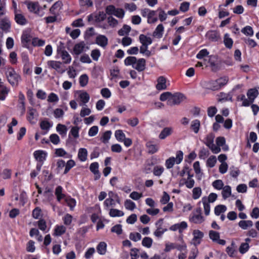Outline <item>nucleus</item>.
Wrapping results in <instances>:
<instances>
[{
    "instance_id": "nucleus-1",
    "label": "nucleus",
    "mask_w": 259,
    "mask_h": 259,
    "mask_svg": "<svg viewBox=\"0 0 259 259\" xmlns=\"http://www.w3.org/2000/svg\"><path fill=\"white\" fill-rule=\"evenodd\" d=\"M227 76L220 77L215 80L205 81L202 82L203 88L213 91H219L225 86L228 82Z\"/></svg>"
},
{
    "instance_id": "nucleus-2",
    "label": "nucleus",
    "mask_w": 259,
    "mask_h": 259,
    "mask_svg": "<svg viewBox=\"0 0 259 259\" xmlns=\"http://www.w3.org/2000/svg\"><path fill=\"white\" fill-rule=\"evenodd\" d=\"M6 75L9 83L12 85H17L21 79L20 76L16 73L14 69L11 67L8 68Z\"/></svg>"
},
{
    "instance_id": "nucleus-3",
    "label": "nucleus",
    "mask_w": 259,
    "mask_h": 259,
    "mask_svg": "<svg viewBox=\"0 0 259 259\" xmlns=\"http://www.w3.org/2000/svg\"><path fill=\"white\" fill-rule=\"evenodd\" d=\"M33 156L38 161L36 169L38 171H40L44 161L46 160L47 153L43 150H36L34 152Z\"/></svg>"
},
{
    "instance_id": "nucleus-4",
    "label": "nucleus",
    "mask_w": 259,
    "mask_h": 259,
    "mask_svg": "<svg viewBox=\"0 0 259 259\" xmlns=\"http://www.w3.org/2000/svg\"><path fill=\"white\" fill-rule=\"evenodd\" d=\"M182 242L181 244H179L176 243H170L169 244L166 243L164 248V251L166 252L170 251L171 249H177L179 251H182L187 250V245L184 242L183 238L181 237Z\"/></svg>"
},
{
    "instance_id": "nucleus-5",
    "label": "nucleus",
    "mask_w": 259,
    "mask_h": 259,
    "mask_svg": "<svg viewBox=\"0 0 259 259\" xmlns=\"http://www.w3.org/2000/svg\"><path fill=\"white\" fill-rule=\"evenodd\" d=\"M27 8L30 12L37 14L39 17H42L44 15L45 12L42 11H40L41 8L37 2H30L27 4Z\"/></svg>"
},
{
    "instance_id": "nucleus-6",
    "label": "nucleus",
    "mask_w": 259,
    "mask_h": 259,
    "mask_svg": "<svg viewBox=\"0 0 259 259\" xmlns=\"http://www.w3.org/2000/svg\"><path fill=\"white\" fill-rule=\"evenodd\" d=\"M57 53L60 56L64 64H68L71 62L72 60L71 57L69 54L64 50V48L58 47L57 49Z\"/></svg>"
},
{
    "instance_id": "nucleus-7",
    "label": "nucleus",
    "mask_w": 259,
    "mask_h": 259,
    "mask_svg": "<svg viewBox=\"0 0 259 259\" xmlns=\"http://www.w3.org/2000/svg\"><path fill=\"white\" fill-rule=\"evenodd\" d=\"M185 98V96L181 93H176L174 94H172L171 99H169V105H178Z\"/></svg>"
},
{
    "instance_id": "nucleus-8",
    "label": "nucleus",
    "mask_w": 259,
    "mask_h": 259,
    "mask_svg": "<svg viewBox=\"0 0 259 259\" xmlns=\"http://www.w3.org/2000/svg\"><path fill=\"white\" fill-rule=\"evenodd\" d=\"M192 234L193 235V244L195 247H196L200 244L201 239L204 236V233L199 230H194Z\"/></svg>"
},
{
    "instance_id": "nucleus-9",
    "label": "nucleus",
    "mask_w": 259,
    "mask_h": 259,
    "mask_svg": "<svg viewBox=\"0 0 259 259\" xmlns=\"http://www.w3.org/2000/svg\"><path fill=\"white\" fill-rule=\"evenodd\" d=\"M49 68L56 70L58 72L63 73L65 70L62 68V62L57 61L50 60L47 62Z\"/></svg>"
},
{
    "instance_id": "nucleus-10",
    "label": "nucleus",
    "mask_w": 259,
    "mask_h": 259,
    "mask_svg": "<svg viewBox=\"0 0 259 259\" xmlns=\"http://www.w3.org/2000/svg\"><path fill=\"white\" fill-rule=\"evenodd\" d=\"M163 222V219H160L155 223V225L156 226L157 229L154 232V235L155 236H156L157 237H161L162 236V235L164 234V233L167 231V229H163L162 228Z\"/></svg>"
},
{
    "instance_id": "nucleus-11",
    "label": "nucleus",
    "mask_w": 259,
    "mask_h": 259,
    "mask_svg": "<svg viewBox=\"0 0 259 259\" xmlns=\"http://www.w3.org/2000/svg\"><path fill=\"white\" fill-rule=\"evenodd\" d=\"M146 66V60L144 58L137 59L136 63L133 65V67L139 72L143 71L145 70Z\"/></svg>"
},
{
    "instance_id": "nucleus-12",
    "label": "nucleus",
    "mask_w": 259,
    "mask_h": 259,
    "mask_svg": "<svg viewBox=\"0 0 259 259\" xmlns=\"http://www.w3.org/2000/svg\"><path fill=\"white\" fill-rule=\"evenodd\" d=\"M108 42V38L105 35L99 34L96 37V43L103 48L106 47Z\"/></svg>"
},
{
    "instance_id": "nucleus-13",
    "label": "nucleus",
    "mask_w": 259,
    "mask_h": 259,
    "mask_svg": "<svg viewBox=\"0 0 259 259\" xmlns=\"http://www.w3.org/2000/svg\"><path fill=\"white\" fill-rule=\"evenodd\" d=\"M0 28L6 32L10 31V29L11 28V22L8 18L5 17L1 20Z\"/></svg>"
},
{
    "instance_id": "nucleus-14",
    "label": "nucleus",
    "mask_w": 259,
    "mask_h": 259,
    "mask_svg": "<svg viewBox=\"0 0 259 259\" xmlns=\"http://www.w3.org/2000/svg\"><path fill=\"white\" fill-rule=\"evenodd\" d=\"M206 36L211 41H218L220 39V35L216 31L209 30L206 34Z\"/></svg>"
},
{
    "instance_id": "nucleus-15",
    "label": "nucleus",
    "mask_w": 259,
    "mask_h": 259,
    "mask_svg": "<svg viewBox=\"0 0 259 259\" xmlns=\"http://www.w3.org/2000/svg\"><path fill=\"white\" fill-rule=\"evenodd\" d=\"M173 129L171 127H164L159 135V138L161 140H164L168 136L171 135L172 133Z\"/></svg>"
},
{
    "instance_id": "nucleus-16",
    "label": "nucleus",
    "mask_w": 259,
    "mask_h": 259,
    "mask_svg": "<svg viewBox=\"0 0 259 259\" xmlns=\"http://www.w3.org/2000/svg\"><path fill=\"white\" fill-rule=\"evenodd\" d=\"M156 88L158 91L163 90L166 89V79L164 77L161 76L158 78Z\"/></svg>"
},
{
    "instance_id": "nucleus-17",
    "label": "nucleus",
    "mask_w": 259,
    "mask_h": 259,
    "mask_svg": "<svg viewBox=\"0 0 259 259\" xmlns=\"http://www.w3.org/2000/svg\"><path fill=\"white\" fill-rule=\"evenodd\" d=\"M63 6L62 3L60 1H58L55 3L50 9V12L51 14L56 15L58 11L60 10Z\"/></svg>"
},
{
    "instance_id": "nucleus-18",
    "label": "nucleus",
    "mask_w": 259,
    "mask_h": 259,
    "mask_svg": "<svg viewBox=\"0 0 259 259\" xmlns=\"http://www.w3.org/2000/svg\"><path fill=\"white\" fill-rule=\"evenodd\" d=\"M15 20L16 22L20 25H25L27 21L22 14H17L15 12Z\"/></svg>"
},
{
    "instance_id": "nucleus-19",
    "label": "nucleus",
    "mask_w": 259,
    "mask_h": 259,
    "mask_svg": "<svg viewBox=\"0 0 259 259\" xmlns=\"http://www.w3.org/2000/svg\"><path fill=\"white\" fill-rule=\"evenodd\" d=\"M258 95V92L256 89H251L248 90L247 96L251 102H253Z\"/></svg>"
},
{
    "instance_id": "nucleus-20",
    "label": "nucleus",
    "mask_w": 259,
    "mask_h": 259,
    "mask_svg": "<svg viewBox=\"0 0 259 259\" xmlns=\"http://www.w3.org/2000/svg\"><path fill=\"white\" fill-rule=\"evenodd\" d=\"M88 156V151L84 148L79 149L78 152V158L80 161L84 162L87 160Z\"/></svg>"
},
{
    "instance_id": "nucleus-21",
    "label": "nucleus",
    "mask_w": 259,
    "mask_h": 259,
    "mask_svg": "<svg viewBox=\"0 0 259 259\" xmlns=\"http://www.w3.org/2000/svg\"><path fill=\"white\" fill-rule=\"evenodd\" d=\"M164 31V27L162 24L157 25L155 30L153 33V36L157 38H161Z\"/></svg>"
},
{
    "instance_id": "nucleus-22",
    "label": "nucleus",
    "mask_w": 259,
    "mask_h": 259,
    "mask_svg": "<svg viewBox=\"0 0 259 259\" xmlns=\"http://www.w3.org/2000/svg\"><path fill=\"white\" fill-rule=\"evenodd\" d=\"M85 44L83 41L80 42L75 45L73 48V52L76 55L80 54L83 51Z\"/></svg>"
},
{
    "instance_id": "nucleus-23",
    "label": "nucleus",
    "mask_w": 259,
    "mask_h": 259,
    "mask_svg": "<svg viewBox=\"0 0 259 259\" xmlns=\"http://www.w3.org/2000/svg\"><path fill=\"white\" fill-rule=\"evenodd\" d=\"M224 44L226 48L228 49H231L232 48L233 40L230 37V35L228 33H226L224 35Z\"/></svg>"
},
{
    "instance_id": "nucleus-24",
    "label": "nucleus",
    "mask_w": 259,
    "mask_h": 259,
    "mask_svg": "<svg viewBox=\"0 0 259 259\" xmlns=\"http://www.w3.org/2000/svg\"><path fill=\"white\" fill-rule=\"evenodd\" d=\"M157 12H158L157 10L154 11L149 9V13L148 14V18L147 20V22L148 23H155L157 21L158 18L156 17H154L156 15Z\"/></svg>"
},
{
    "instance_id": "nucleus-25",
    "label": "nucleus",
    "mask_w": 259,
    "mask_h": 259,
    "mask_svg": "<svg viewBox=\"0 0 259 259\" xmlns=\"http://www.w3.org/2000/svg\"><path fill=\"white\" fill-rule=\"evenodd\" d=\"M190 221L195 224H201L204 219L201 214H195L190 219Z\"/></svg>"
},
{
    "instance_id": "nucleus-26",
    "label": "nucleus",
    "mask_w": 259,
    "mask_h": 259,
    "mask_svg": "<svg viewBox=\"0 0 259 259\" xmlns=\"http://www.w3.org/2000/svg\"><path fill=\"white\" fill-rule=\"evenodd\" d=\"M200 127V122L198 119H195L191 122L190 128L195 134H197Z\"/></svg>"
},
{
    "instance_id": "nucleus-27",
    "label": "nucleus",
    "mask_w": 259,
    "mask_h": 259,
    "mask_svg": "<svg viewBox=\"0 0 259 259\" xmlns=\"http://www.w3.org/2000/svg\"><path fill=\"white\" fill-rule=\"evenodd\" d=\"M79 98L82 104H85L87 103L90 98L89 94L85 91H79Z\"/></svg>"
},
{
    "instance_id": "nucleus-28",
    "label": "nucleus",
    "mask_w": 259,
    "mask_h": 259,
    "mask_svg": "<svg viewBox=\"0 0 259 259\" xmlns=\"http://www.w3.org/2000/svg\"><path fill=\"white\" fill-rule=\"evenodd\" d=\"M66 228L63 226H56L54 230V235L60 236L64 234L66 232Z\"/></svg>"
},
{
    "instance_id": "nucleus-29",
    "label": "nucleus",
    "mask_w": 259,
    "mask_h": 259,
    "mask_svg": "<svg viewBox=\"0 0 259 259\" xmlns=\"http://www.w3.org/2000/svg\"><path fill=\"white\" fill-rule=\"evenodd\" d=\"M139 40L142 44H146L147 46L152 43V39L151 37H147L143 34L140 35Z\"/></svg>"
},
{
    "instance_id": "nucleus-30",
    "label": "nucleus",
    "mask_w": 259,
    "mask_h": 259,
    "mask_svg": "<svg viewBox=\"0 0 259 259\" xmlns=\"http://www.w3.org/2000/svg\"><path fill=\"white\" fill-rule=\"evenodd\" d=\"M124 214L122 211L115 208L110 209L109 213V215L112 218L122 217Z\"/></svg>"
},
{
    "instance_id": "nucleus-31",
    "label": "nucleus",
    "mask_w": 259,
    "mask_h": 259,
    "mask_svg": "<svg viewBox=\"0 0 259 259\" xmlns=\"http://www.w3.org/2000/svg\"><path fill=\"white\" fill-rule=\"evenodd\" d=\"M146 147L150 154H154L158 150V147L155 144H153L151 142H148L146 143Z\"/></svg>"
},
{
    "instance_id": "nucleus-32",
    "label": "nucleus",
    "mask_w": 259,
    "mask_h": 259,
    "mask_svg": "<svg viewBox=\"0 0 259 259\" xmlns=\"http://www.w3.org/2000/svg\"><path fill=\"white\" fill-rule=\"evenodd\" d=\"M63 188L61 186L56 187L55 194L57 197V201L60 202L61 199H63L65 195L62 193Z\"/></svg>"
},
{
    "instance_id": "nucleus-33",
    "label": "nucleus",
    "mask_w": 259,
    "mask_h": 259,
    "mask_svg": "<svg viewBox=\"0 0 259 259\" xmlns=\"http://www.w3.org/2000/svg\"><path fill=\"white\" fill-rule=\"evenodd\" d=\"M33 225L34 226H36L37 225L38 226V228L40 230L46 232L47 226L46 222L44 219H40L38 221L34 222L33 223Z\"/></svg>"
},
{
    "instance_id": "nucleus-34",
    "label": "nucleus",
    "mask_w": 259,
    "mask_h": 259,
    "mask_svg": "<svg viewBox=\"0 0 259 259\" xmlns=\"http://www.w3.org/2000/svg\"><path fill=\"white\" fill-rule=\"evenodd\" d=\"M107 244L104 242H101L99 243L97 247L98 252L100 254H105L106 252Z\"/></svg>"
},
{
    "instance_id": "nucleus-35",
    "label": "nucleus",
    "mask_w": 259,
    "mask_h": 259,
    "mask_svg": "<svg viewBox=\"0 0 259 259\" xmlns=\"http://www.w3.org/2000/svg\"><path fill=\"white\" fill-rule=\"evenodd\" d=\"M238 225L242 229L246 230L248 227H250L253 226V222L250 220H242L239 222Z\"/></svg>"
},
{
    "instance_id": "nucleus-36",
    "label": "nucleus",
    "mask_w": 259,
    "mask_h": 259,
    "mask_svg": "<svg viewBox=\"0 0 259 259\" xmlns=\"http://www.w3.org/2000/svg\"><path fill=\"white\" fill-rule=\"evenodd\" d=\"M223 198L226 199L229 197L231 195V188L230 186H226L223 188L222 191Z\"/></svg>"
},
{
    "instance_id": "nucleus-37",
    "label": "nucleus",
    "mask_w": 259,
    "mask_h": 259,
    "mask_svg": "<svg viewBox=\"0 0 259 259\" xmlns=\"http://www.w3.org/2000/svg\"><path fill=\"white\" fill-rule=\"evenodd\" d=\"M214 136L213 134L210 133L206 136L204 143L209 148L213 144Z\"/></svg>"
},
{
    "instance_id": "nucleus-38",
    "label": "nucleus",
    "mask_w": 259,
    "mask_h": 259,
    "mask_svg": "<svg viewBox=\"0 0 259 259\" xmlns=\"http://www.w3.org/2000/svg\"><path fill=\"white\" fill-rule=\"evenodd\" d=\"M201 201L203 203V206H204V213L206 215H208L209 214L210 212V205L209 203L207 202V199L206 197H202L201 199Z\"/></svg>"
},
{
    "instance_id": "nucleus-39",
    "label": "nucleus",
    "mask_w": 259,
    "mask_h": 259,
    "mask_svg": "<svg viewBox=\"0 0 259 259\" xmlns=\"http://www.w3.org/2000/svg\"><path fill=\"white\" fill-rule=\"evenodd\" d=\"M30 35L26 31L23 32L21 36V42L26 46L27 44L30 41Z\"/></svg>"
},
{
    "instance_id": "nucleus-40",
    "label": "nucleus",
    "mask_w": 259,
    "mask_h": 259,
    "mask_svg": "<svg viewBox=\"0 0 259 259\" xmlns=\"http://www.w3.org/2000/svg\"><path fill=\"white\" fill-rule=\"evenodd\" d=\"M226 210L227 207L225 205L222 204L218 205L214 208V214L219 216L221 213L225 212Z\"/></svg>"
},
{
    "instance_id": "nucleus-41",
    "label": "nucleus",
    "mask_w": 259,
    "mask_h": 259,
    "mask_svg": "<svg viewBox=\"0 0 259 259\" xmlns=\"http://www.w3.org/2000/svg\"><path fill=\"white\" fill-rule=\"evenodd\" d=\"M241 32L246 36H252L253 35L254 31L252 27L246 26L241 29Z\"/></svg>"
},
{
    "instance_id": "nucleus-42",
    "label": "nucleus",
    "mask_w": 259,
    "mask_h": 259,
    "mask_svg": "<svg viewBox=\"0 0 259 259\" xmlns=\"http://www.w3.org/2000/svg\"><path fill=\"white\" fill-rule=\"evenodd\" d=\"M219 97V101L220 102L232 101V96L230 94H226L221 92L220 93Z\"/></svg>"
},
{
    "instance_id": "nucleus-43",
    "label": "nucleus",
    "mask_w": 259,
    "mask_h": 259,
    "mask_svg": "<svg viewBox=\"0 0 259 259\" xmlns=\"http://www.w3.org/2000/svg\"><path fill=\"white\" fill-rule=\"evenodd\" d=\"M75 161L72 159L69 160L67 163H65V170L64 171V174H67L69 171L75 166Z\"/></svg>"
},
{
    "instance_id": "nucleus-44",
    "label": "nucleus",
    "mask_w": 259,
    "mask_h": 259,
    "mask_svg": "<svg viewBox=\"0 0 259 259\" xmlns=\"http://www.w3.org/2000/svg\"><path fill=\"white\" fill-rule=\"evenodd\" d=\"M153 240L149 237H145L143 239L142 245L147 248H150L152 245Z\"/></svg>"
},
{
    "instance_id": "nucleus-45",
    "label": "nucleus",
    "mask_w": 259,
    "mask_h": 259,
    "mask_svg": "<svg viewBox=\"0 0 259 259\" xmlns=\"http://www.w3.org/2000/svg\"><path fill=\"white\" fill-rule=\"evenodd\" d=\"M89 81V77L86 74H82L79 78V82L81 87H84L87 85Z\"/></svg>"
},
{
    "instance_id": "nucleus-46",
    "label": "nucleus",
    "mask_w": 259,
    "mask_h": 259,
    "mask_svg": "<svg viewBox=\"0 0 259 259\" xmlns=\"http://www.w3.org/2000/svg\"><path fill=\"white\" fill-rule=\"evenodd\" d=\"M220 233L213 230H210L209 231V238L212 240L213 242H215L220 238Z\"/></svg>"
},
{
    "instance_id": "nucleus-47",
    "label": "nucleus",
    "mask_w": 259,
    "mask_h": 259,
    "mask_svg": "<svg viewBox=\"0 0 259 259\" xmlns=\"http://www.w3.org/2000/svg\"><path fill=\"white\" fill-rule=\"evenodd\" d=\"M56 131L61 135H65L66 134L67 128L66 125L59 123L56 127Z\"/></svg>"
},
{
    "instance_id": "nucleus-48",
    "label": "nucleus",
    "mask_w": 259,
    "mask_h": 259,
    "mask_svg": "<svg viewBox=\"0 0 259 259\" xmlns=\"http://www.w3.org/2000/svg\"><path fill=\"white\" fill-rule=\"evenodd\" d=\"M136 62L137 58L134 56H128L126 57L124 61V63L125 66H133V64L136 63Z\"/></svg>"
},
{
    "instance_id": "nucleus-49",
    "label": "nucleus",
    "mask_w": 259,
    "mask_h": 259,
    "mask_svg": "<svg viewBox=\"0 0 259 259\" xmlns=\"http://www.w3.org/2000/svg\"><path fill=\"white\" fill-rule=\"evenodd\" d=\"M216 162V157L214 155H211L207 159L206 161V165L207 167L212 168L215 166Z\"/></svg>"
},
{
    "instance_id": "nucleus-50",
    "label": "nucleus",
    "mask_w": 259,
    "mask_h": 259,
    "mask_svg": "<svg viewBox=\"0 0 259 259\" xmlns=\"http://www.w3.org/2000/svg\"><path fill=\"white\" fill-rule=\"evenodd\" d=\"M115 137L117 141L119 142H122L125 138V135L122 130H118L115 132Z\"/></svg>"
},
{
    "instance_id": "nucleus-51",
    "label": "nucleus",
    "mask_w": 259,
    "mask_h": 259,
    "mask_svg": "<svg viewBox=\"0 0 259 259\" xmlns=\"http://www.w3.org/2000/svg\"><path fill=\"white\" fill-rule=\"evenodd\" d=\"M172 94L170 92H166L162 93L160 96V100L165 101L167 100V104L169 105V99H171Z\"/></svg>"
},
{
    "instance_id": "nucleus-52",
    "label": "nucleus",
    "mask_w": 259,
    "mask_h": 259,
    "mask_svg": "<svg viewBox=\"0 0 259 259\" xmlns=\"http://www.w3.org/2000/svg\"><path fill=\"white\" fill-rule=\"evenodd\" d=\"M124 206L126 209L130 210H134L136 207V204L130 199H127L124 202Z\"/></svg>"
},
{
    "instance_id": "nucleus-53",
    "label": "nucleus",
    "mask_w": 259,
    "mask_h": 259,
    "mask_svg": "<svg viewBox=\"0 0 259 259\" xmlns=\"http://www.w3.org/2000/svg\"><path fill=\"white\" fill-rule=\"evenodd\" d=\"M106 18V13L103 11L99 12L98 14L95 16V21L97 22H100L104 21Z\"/></svg>"
},
{
    "instance_id": "nucleus-54",
    "label": "nucleus",
    "mask_w": 259,
    "mask_h": 259,
    "mask_svg": "<svg viewBox=\"0 0 259 259\" xmlns=\"http://www.w3.org/2000/svg\"><path fill=\"white\" fill-rule=\"evenodd\" d=\"M192 192L193 198L194 199H197L200 197L202 194V190L200 187H195L193 188Z\"/></svg>"
},
{
    "instance_id": "nucleus-55",
    "label": "nucleus",
    "mask_w": 259,
    "mask_h": 259,
    "mask_svg": "<svg viewBox=\"0 0 259 259\" xmlns=\"http://www.w3.org/2000/svg\"><path fill=\"white\" fill-rule=\"evenodd\" d=\"M157 11L159 12L158 18L161 22H163L167 18V13H165V11L161 8L157 9Z\"/></svg>"
},
{
    "instance_id": "nucleus-56",
    "label": "nucleus",
    "mask_w": 259,
    "mask_h": 259,
    "mask_svg": "<svg viewBox=\"0 0 259 259\" xmlns=\"http://www.w3.org/2000/svg\"><path fill=\"white\" fill-rule=\"evenodd\" d=\"M52 125L53 124L47 120H42L40 123V127L42 130L49 131Z\"/></svg>"
},
{
    "instance_id": "nucleus-57",
    "label": "nucleus",
    "mask_w": 259,
    "mask_h": 259,
    "mask_svg": "<svg viewBox=\"0 0 259 259\" xmlns=\"http://www.w3.org/2000/svg\"><path fill=\"white\" fill-rule=\"evenodd\" d=\"M164 168L162 166H156L153 169V175L155 176L159 177L164 171Z\"/></svg>"
},
{
    "instance_id": "nucleus-58",
    "label": "nucleus",
    "mask_w": 259,
    "mask_h": 259,
    "mask_svg": "<svg viewBox=\"0 0 259 259\" xmlns=\"http://www.w3.org/2000/svg\"><path fill=\"white\" fill-rule=\"evenodd\" d=\"M111 134L112 133L111 131H107L105 132L101 138L102 142L104 144L108 143L111 138Z\"/></svg>"
},
{
    "instance_id": "nucleus-59",
    "label": "nucleus",
    "mask_w": 259,
    "mask_h": 259,
    "mask_svg": "<svg viewBox=\"0 0 259 259\" xmlns=\"http://www.w3.org/2000/svg\"><path fill=\"white\" fill-rule=\"evenodd\" d=\"M36 112V109L32 108V107H29L28 108V116L27 117V120L29 122H31V121L34 119V114Z\"/></svg>"
},
{
    "instance_id": "nucleus-60",
    "label": "nucleus",
    "mask_w": 259,
    "mask_h": 259,
    "mask_svg": "<svg viewBox=\"0 0 259 259\" xmlns=\"http://www.w3.org/2000/svg\"><path fill=\"white\" fill-rule=\"evenodd\" d=\"M141 235L138 232L136 233H131L130 234L129 238L131 240L134 242H137L141 239Z\"/></svg>"
},
{
    "instance_id": "nucleus-61",
    "label": "nucleus",
    "mask_w": 259,
    "mask_h": 259,
    "mask_svg": "<svg viewBox=\"0 0 259 259\" xmlns=\"http://www.w3.org/2000/svg\"><path fill=\"white\" fill-rule=\"evenodd\" d=\"M115 204V201L112 198H107L104 202V206L106 209L109 206H114Z\"/></svg>"
},
{
    "instance_id": "nucleus-62",
    "label": "nucleus",
    "mask_w": 259,
    "mask_h": 259,
    "mask_svg": "<svg viewBox=\"0 0 259 259\" xmlns=\"http://www.w3.org/2000/svg\"><path fill=\"white\" fill-rule=\"evenodd\" d=\"M212 186L217 190H221L223 188L224 183L221 180H217L213 182Z\"/></svg>"
},
{
    "instance_id": "nucleus-63",
    "label": "nucleus",
    "mask_w": 259,
    "mask_h": 259,
    "mask_svg": "<svg viewBox=\"0 0 259 259\" xmlns=\"http://www.w3.org/2000/svg\"><path fill=\"white\" fill-rule=\"evenodd\" d=\"M111 231L116 233L117 235H120L122 233V226L120 224H117L111 229Z\"/></svg>"
},
{
    "instance_id": "nucleus-64",
    "label": "nucleus",
    "mask_w": 259,
    "mask_h": 259,
    "mask_svg": "<svg viewBox=\"0 0 259 259\" xmlns=\"http://www.w3.org/2000/svg\"><path fill=\"white\" fill-rule=\"evenodd\" d=\"M91 56L94 61H98L101 56V53L99 49H94L92 51Z\"/></svg>"
}]
</instances>
